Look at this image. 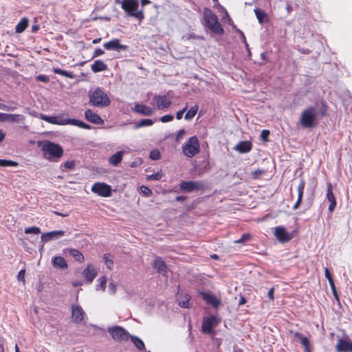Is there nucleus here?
<instances>
[{
	"instance_id": "f257e3e1",
	"label": "nucleus",
	"mask_w": 352,
	"mask_h": 352,
	"mask_svg": "<svg viewBox=\"0 0 352 352\" xmlns=\"http://www.w3.org/2000/svg\"><path fill=\"white\" fill-rule=\"evenodd\" d=\"M38 146L43 152L44 157L50 161H55L60 158L63 154L62 147L58 144L48 140L38 142Z\"/></svg>"
},
{
	"instance_id": "f03ea898",
	"label": "nucleus",
	"mask_w": 352,
	"mask_h": 352,
	"mask_svg": "<svg viewBox=\"0 0 352 352\" xmlns=\"http://www.w3.org/2000/svg\"><path fill=\"white\" fill-rule=\"evenodd\" d=\"M89 104L97 107H105L110 104L111 100L107 94L100 88L89 93Z\"/></svg>"
},
{
	"instance_id": "7ed1b4c3",
	"label": "nucleus",
	"mask_w": 352,
	"mask_h": 352,
	"mask_svg": "<svg viewBox=\"0 0 352 352\" xmlns=\"http://www.w3.org/2000/svg\"><path fill=\"white\" fill-rule=\"evenodd\" d=\"M204 14L208 29L217 34H223V29L219 22L217 15L208 8L204 10Z\"/></svg>"
},
{
	"instance_id": "20e7f679",
	"label": "nucleus",
	"mask_w": 352,
	"mask_h": 352,
	"mask_svg": "<svg viewBox=\"0 0 352 352\" xmlns=\"http://www.w3.org/2000/svg\"><path fill=\"white\" fill-rule=\"evenodd\" d=\"M317 109L314 107H308L302 111L300 123L305 128H312L317 118Z\"/></svg>"
},
{
	"instance_id": "39448f33",
	"label": "nucleus",
	"mask_w": 352,
	"mask_h": 352,
	"mask_svg": "<svg viewBox=\"0 0 352 352\" xmlns=\"http://www.w3.org/2000/svg\"><path fill=\"white\" fill-rule=\"evenodd\" d=\"M183 154L192 157L200 152V143L197 136L190 137L182 146Z\"/></svg>"
},
{
	"instance_id": "423d86ee",
	"label": "nucleus",
	"mask_w": 352,
	"mask_h": 352,
	"mask_svg": "<svg viewBox=\"0 0 352 352\" xmlns=\"http://www.w3.org/2000/svg\"><path fill=\"white\" fill-rule=\"evenodd\" d=\"M138 0H123L122 2V8L129 16L142 21L144 19V14L142 11L138 10Z\"/></svg>"
},
{
	"instance_id": "0eeeda50",
	"label": "nucleus",
	"mask_w": 352,
	"mask_h": 352,
	"mask_svg": "<svg viewBox=\"0 0 352 352\" xmlns=\"http://www.w3.org/2000/svg\"><path fill=\"white\" fill-rule=\"evenodd\" d=\"M107 331L111 336L112 338L116 341L127 340L130 337L129 333L120 326L109 327Z\"/></svg>"
},
{
	"instance_id": "6e6552de",
	"label": "nucleus",
	"mask_w": 352,
	"mask_h": 352,
	"mask_svg": "<svg viewBox=\"0 0 352 352\" xmlns=\"http://www.w3.org/2000/svg\"><path fill=\"white\" fill-rule=\"evenodd\" d=\"M219 322L220 320L214 316L204 318L201 326L203 333L206 334H214L213 328L217 327Z\"/></svg>"
},
{
	"instance_id": "1a4fd4ad",
	"label": "nucleus",
	"mask_w": 352,
	"mask_h": 352,
	"mask_svg": "<svg viewBox=\"0 0 352 352\" xmlns=\"http://www.w3.org/2000/svg\"><path fill=\"white\" fill-rule=\"evenodd\" d=\"M171 103L170 99L166 95H155L151 102L153 107L159 110L168 108Z\"/></svg>"
},
{
	"instance_id": "9d476101",
	"label": "nucleus",
	"mask_w": 352,
	"mask_h": 352,
	"mask_svg": "<svg viewBox=\"0 0 352 352\" xmlns=\"http://www.w3.org/2000/svg\"><path fill=\"white\" fill-rule=\"evenodd\" d=\"M91 191L104 197H109L111 195V186L104 183H95L91 187Z\"/></svg>"
},
{
	"instance_id": "9b49d317",
	"label": "nucleus",
	"mask_w": 352,
	"mask_h": 352,
	"mask_svg": "<svg viewBox=\"0 0 352 352\" xmlns=\"http://www.w3.org/2000/svg\"><path fill=\"white\" fill-rule=\"evenodd\" d=\"M72 309V320L73 322L79 323L83 320L85 317V312L82 308L77 304L71 306Z\"/></svg>"
},
{
	"instance_id": "f8f14e48",
	"label": "nucleus",
	"mask_w": 352,
	"mask_h": 352,
	"mask_svg": "<svg viewBox=\"0 0 352 352\" xmlns=\"http://www.w3.org/2000/svg\"><path fill=\"white\" fill-rule=\"evenodd\" d=\"M181 190L186 192L197 191L204 187V184L198 181L182 182L180 185Z\"/></svg>"
},
{
	"instance_id": "ddd939ff",
	"label": "nucleus",
	"mask_w": 352,
	"mask_h": 352,
	"mask_svg": "<svg viewBox=\"0 0 352 352\" xmlns=\"http://www.w3.org/2000/svg\"><path fill=\"white\" fill-rule=\"evenodd\" d=\"M39 118L49 123L58 125L69 124L70 119H65L63 116H48L44 114H41Z\"/></svg>"
},
{
	"instance_id": "4468645a",
	"label": "nucleus",
	"mask_w": 352,
	"mask_h": 352,
	"mask_svg": "<svg viewBox=\"0 0 352 352\" xmlns=\"http://www.w3.org/2000/svg\"><path fill=\"white\" fill-rule=\"evenodd\" d=\"M25 117L20 114H8L0 113V122H9L12 123L23 122Z\"/></svg>"
},
{
	"instance_id": "2eb2a0df",
	"label": "nucleus",
	"mask_w": 352,
	"mask_h": 352,
	"mask_svg": "<svg viewBox=\"0 0 352 352\" xmlns=\"http://www.w3.org/2000/svg\"><path fill=\"white\" fill-rule=\"evenodd\" d=\"M274 235L281 243H285L292 239V235L286 231L285 228L282 226L275 228Z\"/></svg>"
},
{
	"instance_id": "dca6fc26",
	"label": "nucleus",
	"mask_w": 352,
	"mask_h": 352,
	"mask_svg": "<svg viewBox=\"0 0 352 352\" xmlns=\"http://www.w3.org/2000/svg\"><path fill=\"white\" fill-rule=\"evenodd\" d=\"M97 274V270L92 264H89L82 272V276L88 283H92Z\"/></svg>"
},
{
	"instance_id": "f3484780",
	"label": "nucleus",
	"mask_w": 352,
	"mask_h": 352,
	"mask_svg": "<svg viewBox=\"0 0 352 352\" xmlns=\"http://www.w3.org/2000/svg\"><path fill=\"white\" fill-rule=\"evenodd\" d=\"M65 235V232L63 230H55L46 233H43L41 235V241L44 243L50 241L52 239H57L60 237H62Z\"/></svg>"
},
{
	"instance_id": "a211bd4d",
	"label": "nucleus",
	"mask_w": 352,
	"mask_h": 352,
	"mask_svg": "<svg viewBox=\"0 0 352 352\" xmlns=\"http://www.w3.org/2000/svg\"><path fill=\"white\" fill-rule=\"evenodd\" d=\"M85 117L89 122L96 124H104V120L95 112L91 109H87L85 112Z\"/></svg>"
},
{
	"instance_id": "6ab92c4d",
	"label": "nucleus",
	"mask_w": 352,
	"mask_h": 352,
	"mask_svg": "<svg viewBox=\"0 0 352 352\" xmlns=\"http://www.w3.org/2000/svg\"><path fill=\"white\" fill-rule=\"evenodd\" d=\"M133 111L145 116H152L154 113L153 108L141 104H135Z\"/></svg>"
},
{
	"instance_id": "aec40b11",
	"label": "nucleus",
	"mask_w": 352,
	"mask_h": 352,
	"mask_svg": "<svg viewBox=\"0 0 352 352\" xmlns=\"http://www.w3.org/2000/svg\"><path fill=\"white\" fill-rule=\"evenodd\" d=\"M336 349L338 352H351L352 342L346 339H340L337 343Z\"/></svg>"
},
{
	"instance_id": "412c9836",
	"label": "nucleus",
	"mask_w": 352,
	"mask_h": 352,
	"mask_svg": "<svg viewBox=\"0 0 352 352\" xmlns=\"http://www.w3.org/2000/svg\"><path fill=\"white\" fill-rule=\"evenodd\" d=\"M104 47L107 50H116V51H120V50H125L126 49V46L122 45L120 43L119 39H114L109 42L105 43L103 45Z\"/></svg>"
},
{
	"instance_id": "4be33fe9",
	"label": "nucleus",
	"mask_w": 352,
	"mask_h": 352,
	"mask_svg": "<svg viewBox=\"0 0 352 352\" xmlns=\"http://www.w3.org/2000/svg\"><path fill=\"white\" fill-rule=\"evenodd\" d=\"M326 197L328 201L330 202L329 210V212H333L336 206V200L333 192L332 185L331 183L327 184V192Z\"/></svg>"
},
{
	"instance_id": "5701e85b",
	"label": "nucleus",
	"mask_w": 352,
	"mask_h": 352,
	"mask_svg": "<svg viewBox=\"0 0 352 352\" xmlns=\"http://www.w3.org/2000/svg\"><path fill=\"white\" fill-rule=\"evenodd\" d=\"M154 268L157 271L158 273L163 276H166L167 274V267L164 260L160 257H156L154 263Z\"/></svg>"
},
{
	"instance_id": "b1692460",
	"label": "nucleus",
	"mask_w": 352,
	"mask_h": 352,
	"mask_svg": "<svg viewBox=\"0 0 352 352\" xmlns=\"http://www.w3.org/2000/svg\"><path fill=\"white\" fill-rule=\"evenodd\" d=\"M65 254H68L71 256H72L76 261L82 263L85 261V257L83 254L76 249L72 248H66L63 250Z\"/></svg>"
},
{
	"instance_id": "393cba45",
	"label": "nucleus",
	"mask_w": 352,
	"mask_h": 352,
	"mask_svg": "<svg viewBox=\"0 0 352 352\" xmlns=\"http://www.w3.org/2000/svg\"><path fill=\"white\" fill-rule=\"evenodd\" d=\"M52 265L55 268L67 269L68 265L65 258L60 256H54L52 258Z\"/></svg>"
},
{
	"instance_id": "a878e982",
	"label": "nucleus",
	"mask_w": 352,
	"mask_h": 352,
	"mask_svg": "<svg viewBox=\"0 0 352 352\" xmlns=\"http://www.w3.org/2000/svg\"><path fill=\"white\" fill-rule=\"evenodd\" d=\"M305 186V182L303 180H301L298 186V199H297L296 204H294V206L293 207L294 210L298 209V207L300 206V204L302 201V197H303Z\"/></svg>"
},
{
	"instance_id": "bb28decb",
	"label": "nucleus",
	"mask_w": 352,
	"mask_h": 352,
	"mask_svg": "<svg viewBox=\"0 0 352 352\" xmlns=\"http://www.w3.org/2000/svg\"><path fill=\"white\" fill-rule=\"evenodd\" d=\"M234 149L241 153H248L252 149V144L248 141L240 142L234 146Z\"/></svg>"
},
{
	"instance_id": "cd10ccee",
	"label": "nucleus",
	"mask_w": 352,
	"mask_h": 352,
	"mask_svg": "<svg viewBox=\"0 0 352 352\" xmlns=\"http://www.w3.org/2000/svg\"><path fill=\"white\" fill-rule=\"evenodd\" d=\"M124 151H118L116 153L111 155L109 158V163L114 166H117L122 160Z\"/></svg>"
},
{
	"instance_id": "c85d7f7f",
	"label": "nucleus",
	"mask_w": 352,
	"mask_h": 352,
	"mask_svg": "<svg viewBox=\"0 0 352 352\" xmlns=\"http://www.w3.org/2000/svg\"><path fill=\"white\" fill-rule=\"evenodd\" d=\"M203 299L213 307H218L220 305V300H218L214 295L208 293H203Z\"/></svg>"
},
{
	"instance_id": "c756f323",
	"label": "nucleus",
	"mask_w": 352,
	"mask_h": 352,
	"mask_svg": "<svg viewBox=\"0 0 352 352\" xmlns=\"http://www.w3.org/2000/svg\"><path fill=\"white\" fill-rule=\"evenodd\" d=\"M107 68V65L101 60L94 61L91 65V70L94 72H99L106 70Z\"/></svg>"
},
{
	"instance_id": "7c9ffc66",
	"label": "nucleus",
	"mask_w": 352,
	"mask_h": 352,
	"mask_svg": "<svg viewBox=\"0 0 352 352\" xmlns=\"http://www.w3.org/2000/svg\"><path fill=\"white\" fill-rule=\"evenodd\" d=\"M178 303L180 307L183 308H188L189 307L190 296L188 294H178L177 296Z\"/></svg>"
},
{
	"instance_id": "2f4dec72",
	"label": "nucleus",
	"mask_w": 352,
	"mask_h": 352,
	"mask_svg": "<svg viewBox=\"0 0 352 352\" xmlns=\"http://www.w3.org/2000/svg\"><path fill=\"white\" fill-rule=\"evenodd\" d=\"M28 26V20L27 18H23L16 25L15 31L16 33L23 32Z\"/></svg>"
},
{
	"instance_id": "473e14b6",
	"label": "nucleus",
	"mask_w": 352,
	"mask_h": 352,
	"mask_svg": "<svg viewBox=\"0 0 352 352\" xmlns=\"http://www.w3.org/2000/svg\"><path fill=\"white\" fill-rule=\"evenodd\" d=\"M294 336L299 340L300 343L304 346L305 349L309 346V340L306 337H304L302 334L298 332H295L294 333Z\"/></svg>"
},
{
	"instance_id": "72a5a7b5",
	"label": "nucleus",
	"mask_w": 352,
	"mask_h": 352,
	"mask_svg": "<svg viewBox=\"0 0 352 352\" xmlns=\"http://www.w3.org/2000/svg\"><path fill=\"white\" fill-rule=\"evenodd\" d=\"M199 109L198 105H195L192 107L186 113L184 118L186 120H192L195 116L197 114Z\"/></svg>"
},
{
	"instance_id": "f704fd0d",
	"label": "nucleus",
	"mask_w": 352,
	"mask_h": 352,
	"mask_svg": "<svg viewBox=\"0 0 352 352\" xmlns=\"http://www.w3.org/2000/svg\"><path fill=\"white\" fill-rule=\"evenodd\" d=\"M129 338H131V341L139 350H144L145 349V346L143 341L138 337L130 336Z\"/></svg>"
},
{
	"instance_id": "c9c22d12",
	"label": "nucleus",
	"mask_w": 352,
	"mask_h": 352,
	"mask_svg": "<svg viewBox=\"0 0 352 352\" xmlns=\"http://www.w3.org/2000/svg\"><path fill=\"white\" fill-rule=\"evenodd\" d=\"M154 122L151 119H142L140 122H136L135 124V129H139L141 127L152 126Z\"/></svg>"
},
{
	"instance_id": "e433bc0d",
	"label": "nucleus",
	"mask_w": 352,
	"mask_h": 352,
	"mask_svg": "<svg viewBox=\"0 0 352 352\" xmlns=\"http://www.w3.org/2000/svg\"><path fill=\"white\" fill-rule=\"evenodd\" d=\"M254 12L260 23H263L266 21L267 14L263 10L255 9Z\"/></svg>"
},
{
	"instance_id": "4c0bfd02",
	"label": "nucleus",
	"mask_w": 352,
	"mask_h": 352,
	"mask_svg": "<svg viewBox=\"0 0 352 352\" xmlns=\"http://www.w3.org/2000/svg\"><path fill=\"white\" fill-rule=\"evenodd\" d=\"M53 72H54V74H60L61 76L67 77L69 78H74V75L72 72H67V71H65V70H63V69H59V68H54V69H53Z\"/></svg>"
},
{
	"instance_id": "58836bf2",
	"label": "nucleus",
	"mask_w": 352,
	"mask_h": 352,
	"mask_svg": "<svg viewBox=\"0 0 352 352\" xmlns=\"http://www.w3.org/2000/svg\"><path fill=\"white\" fill-rule=\"evenodd\" d=\"M69 124L78 126L80 128L85 129H91V126L89 125H88L78 120H76V119H70Z\"/></svg>"
},
{
	"instance_id": "ea45409f",
	"label": "nucleus",
	"mask_w": 352,
	"mask_h": 352,
	"mask_svg": "<svg viewBox=\"0 0 352 352\" xmlns=\"http://www.w3.org/2000/svg\"><path fill=\"white\" fill-rule=\"evenodd\" d=\"M104 261L107 265V267L109 270H112L113 267V261L111 258L109 254H104L103 256Z\"/></svg>"
},
{
	"instance_id": "a19ab883",
	"label": "nucleus",
	"mask_w": 352,
	"mask_h": 352,
	"mask_svg": "<svg viewBox=\"0 0 352 352\" xmlns=\"http://www.w3.org/2000/svg\"><path fill=\"white\" fill-rule=\"evenodd\" d=\"M98 285H96V289H102L104 291L106 287L107 278L105 276H101L98 279Z\"/></svg>"
},
{
	"instance_id": "79ce46f5",
	"label": "nucleus",
	"mask_w": 352,
	"mask_h": 352,
	"mask_svg": "<svg viewBox=\"0 0 352 352\" xmlns=\"http://www.w3.org/2000/svg\"><path fill=\"white\" fill-rule=\"evenodd\" d=\"M19 163L12 160H0V166H18Z\"/></svg>"
},
{
	"instance_id": "37998d69",
	"label": "nucleus",
	"mask_w": 352,
	"mask_h": 352,
	"mask_svg": "<svg viewBox=\"0 0 352 352\" xmlns=\"http://www.w3.org/2000/svg\"><path fill=\"white\" fill-rule=\"evenodd\" d=\"M266 173L263 169H256L252 172L251 175L254 179H258Z\"/></svg>"
},
{
	"instance_id": "c03bdc74",
	"label": "nucleus",
	"mask_w": 352,
	"mask_h": 352,
	"mask_svg": "<svg viewBox=\"0 0 352 352\" xmlns=\"http://www.w3.org/2000/svg\"><path fill=\"white\" fill-rule=\"evenodd\" d=\"M41 232V230L38 227H30L25 229V234H38Z\"/></svg>"
},
{
	"instance_id": "a18cd8bd",
	"label": "nucleus",
	"mask_w": 352,
	"mask_h": 352,
	"mask_svg": "<svg viewBox=\"0 0 352 352\" xmlns=\"http://www.w3.org/2000/svg\"><path fill=\"white\" fill-rule=\"evenodd\" d=\"M162 177V172H157L154 174H152V175H147V179L148 180H160Z\"/></svg>"
},
{
	"instance_id": "49530a36",
	"label": "nucleus",
	"mask_w": 352,
	"mask_h": 352,
	"mask_svg": "<svg viewBox=\"0 0 352 352\" xmlns=\"http://www.w3.org/2000/svg\"><path fill=\"white\" fill-rule=\"evenodd\" d=\"M250 238H251V235L249 233H245L241 236V237L239 239L236 240L234 241V243H243V242L248 241Z\"/></svg>"
},
{
	"instance_id": "de8ad7c7",
	"label": "nucleus",
	"mask_w": 352,
	"mask_h": 352,
	"mask_svg": "<svg viewBox=\"0 0 352 352\" xmlns=\"http://www.w3.org/2000/svg\"><path fill=\"white\" fill-rule=\"evenodd\" d=\"M324 274H325V277L328 279L331 287L334 289L335 287H334V283H333V278H332V276L329 271V270L327 268H325L324 270Z\"/></svg>"
},
{
	"instance_id": "09e8293b",
	"label": "nucleus",
	"mask_w": 352,
	"mask_h": 352,
	"mask_svg": "<svg viewBox=\"0 0 352 352\" xmlns=\"http://www.w3.org/2000/svg\"><path fill=\"white\" fill-rule=\"evenodd\" d=\"M150 157L153 160H157L160 157V153L157 150H153L150 153Z\"/></svg>"
},
{
	"instance_id": "8fccbe9b",
	"label": "nucleus",
	"mask_w": 352,
	"mask_h": 352,
	"mask_svg": "<svg viewBox=\"0 0 352 352\" xmlns=\"http://www.w3.org/2000/svg\"><path fill=\"white\" fill-rule=\"evenodd\" d=\"M141 192L146 197H149L151 195V190L145 186H142L140 188Z\"/></svg>"
},
{
	"instance_id": "3c124183",
	"label": "nucleus",
	"mask_w": 352,
	"mask_h": 352,
	"mask_svg": "<svg viewBox=\"0 0 352 352\" xmlns=\"http://www.w3.org/2000/svg\"><path fill=\"white\" fill-rule=\"evenodd\" d=\"M173 120V116L172 115H166L160 118V121L162 122H170Z\"/></svg>"
},
{
	"instance_id": "603ef678",
	"label": "nucleus",
	"mask_w": 352,
	"mask_h": 352,
	"mask_svg": "<svg viewBox=\"0 0 352 352\" xmlns=\"http://www.w3.org/2000/svg\"><path fill=\"white\" fill-rule=\"evenodd\" d=\"M25 270L24 269L20 270L19 272L18 273V276H17L18 280L20 281L25 282Z\"/></svg>"
},
{
	"instance_id": "864d4df0",
	"label": "nucleus",
	"mask_w": 352,
	"mask_h": 352,
	"mask_svg": "<svg viewBox=\"0 0 352 352\" xmlns=\"http://www.w3.org/2000/svg\"><path fill=\"white\" fill-rule=\"evenodd\" d=\"M186 134V131L184 129H181L177 133V137H176V141L179 142L184 137V135Z\"/></svg>"
},
{
	"instance_id": "5fc2aeb1",
	"label": "nucleus",
	"mask_w": 352,
	"mask_h": 352,
	"mask_svg": "<svg viewBox=\"0 0 352 352\" xmlns=\"http://www.w3.org/2000/svg\"><path fill=\"white\" fill-rule=\"evenodd\" d=\"M64 166L67 169H72L75 166L74 161H67L64 164Z\"/></svg>"
},
{
	"instance_id": "6e6d98bb",
	"label": "nucleus",
	"mask_w": 352,
	"mask_h": 352,
	"mask_svg": "<svg viewBox=\"0 0 352 352\" xmlns=\"http://www.w3.org/2000/svg\"><path fill=\"white\" fill-rule=\"evenodd\" d=\"M187 108H188V105H186V107H185L184 109H182V110L179 111L177 113V114H176V118H177V120H181V119H182V116H183V114H184V113L186 111Z\"/></svg>"
},
{
	"instance_id": "4d7b16f0",
	"label": "nucleus",
	"mask_w": 352,
	"mask_h": 352,
	"mask_svg": "<svg viewBox=\"0 0 352 352\" xmlns=\"http://www.w3.org/2000/svg\"><path fill=\"white\" fill-rule=\"evenodd\" d=\"M270 135V131L267 130H263L261 132V137L263 140L267 141L268 135Z\"/></svg>"
},
{
	"instance_id": "13d9d810",
	"label": "nucleus",
	"mask_w": 352,
	"mask_h": 352,
	"mask_svg": "<svg viewBox=\"0 0 352 352\" xmlns=\"http://www.w3.org/2000/svg\"><path fill=\"white\" fill-rule=\"evenodd\" d=\"M36 79L44 82H47L50 80L49 77L45 75H39L36 76Z\"/></svg>"
},
{
	"instance_id": "bf43d9fd",
	"label": "nucleus",
	"mask_w": 352,
	"mask_h": 352,
	"mask_svg": "<svg viewBox=\"0 0 352 352\" xmlns=\"http://www.w3.org/2000/svg\"><path fill=\"white\" fill-rule=\"evenodd\" d=\"M109 291L111 294H114L116 291V285L113 283H110L109 285Z\"/></svg>"
},
{
	"instance_id": "052dcab7",
	"label": "nucleus",
	"mask_w": 352,
	"mask_h": 352,
	"mask_svg": "<svg viewBox=\"0 0 352 352\" xmlns=\"http://www.w3.org/2000/svg\"><path fill=\"white\" fill-rule=\"evenodd\" d=\"M0 109L6 110V111H12L14 109V107H11L6 105L5 104L0 103Z\"/></svg>"
},
{
	"instance_id": "680f3d73",
	"label": "nucleus",
	"mask_w": 352,
	"mask_h": 352,
	"mask_svg": "<svg viewBox=\"0 0 352 352\" xmlns=\"http://www.w3.org/2000/svg\"><path fill=\"white\" fill-rule=\"evenodd\" d=\"M104 54V51L100 48H97L94 53V57H97L102 55Z\"/></svg>"
},
{
	"instance_id": "e2e57ef3",
	"label": "nucleus",
	"mask_w": 352,
	"mask_h": 352,
	"mask_svg": "<svg viewBox=\"0 0 352 352\" xmlns=\"http://www.w3.org/2000/svg\"><path fill=\"white\" fill-rule=\"evenodd\" d=\"M274 289L272 287V288H271V289L268 291V293H267L268 298H269L271 300H273L274 299Z\"/></svg>"
},
{
	"instance_id": "0e129e2a",
	"label": "nucleus",
	"mask_w": 352,
	"mask_h": 352,
	"mask_svg": "<svg viewBox=\"0 0 352 352\" xmlns=\"http://www.w3.org/2000/svg\"><path fill=\"white\" fill-rule=\"evenodd\" d=\"M201 38V39L203 38V37H199V36H195V34H190L189 35H188V36H186V39H187V40H189V39H190V38Z\"/></svg>"
},
{
	"instance_id": "69168bd1",
	"label": "nucleus",
	"mask_w": 352,
	"mask_h": 352,
	"mask_svg": "<svg viewBox=\"0 0 352 352\" xmlns=\"http://www.w3.org/2000/svg\"><path fill=\"white\" fill-rule=\"evenodd\" d=\"M82 283L81 281L75 280L72 282V285L74 287H78L82 285Z\"/></svg>"
},
{
	"instance_id": "338daca9",
	"label": "nucleus",
	"mask_w": 352,
	"mask_h": 352,
	"mask_svg": "<svg viewBox=\"0 0 352 352\" xmlns=\"http://www.w3.org/2000/svg\"><path fill=\"white\" fill-rule=\"evenodd\" d=\"M245 302H246L245 298L243 296H241V298H240V300H239V305H242L245 304Z\"/></svg>"
},
{
	"instance_id": "774afa93",
	"label": "nucleus",
	"mask_w": 352,
	"mask_h": 352,
	"mask_svg": "<svg viewBox=\"0 0 352 352\" xmlns=\"http://www.w3.org/2000/svg\"><path fill=\"white\" fill-rule=\"evenodd\" d=\"M6 134L0 129V142H2L5 138Z\"/></svg>"
}]
</instances>
